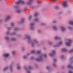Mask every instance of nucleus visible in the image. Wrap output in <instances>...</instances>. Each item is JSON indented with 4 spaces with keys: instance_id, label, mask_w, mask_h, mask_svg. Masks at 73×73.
Wrapping results in <instances>:
<instances>
[{
    "instance_id": "obj_1",
    "label": "nucleus",
    "mask_w": 73,
    "mask_h": 73,
    "mask_svg": "<svg viewBox=\"0 0 73 73\" xmlns=\"http://www.w3.org/2000/svg\"><path fill=\"white\" fill-rule=\"evenodd\" d=\"M67 42H66L65 44L67 46H70L72 43V40L70 39H68L67 40Z\"/></svg>"
},
{
    "instance_id": "obj_2",
    "label": "nucleus",
    "mask_w": 73,
    "mask_h": 73,
    "mask_svg": "<svg viewBox=\"0 0 73 73\" xmlns=\"http://www.w3.org/2000/svg\"><path fill=\"white\" fill-rule=\"evenodd\" d=\"M20 3H21L22 4H24L25 3L24 2L21 0H19V1L17 2V4H20Z\"/></svg>"
},
{
    "instance_id": "obj_3",
    "label": "nucleus",
    "mask_w": 73,
    "mask_h": 73,
    "mask_svg": "<svg viewBox=\"0 0 73 73\" xmlns=\"http://www.w3.org/2000/svg\"><path fill=\"white\" fill-rule=\"evenodd\" d=\"M63 5L64 7H66L68 6V4H67V2L65 1L63 3Z\"/></svg>"
},
{
    "instance_id": "obj_4",
    "label": "nucleus",
    "mask_w": 73,
    "mask_h": 73,
    "mask_svg": "<svg viewBox=\"0 0 73 73\" xmlns=\"http://www.w3.org/2000/svg\"><path fill=\"white\" fill-rule=\"evenodd\" d=\"M52 54H50V56H53V55H54L56 53V52L54 50H53L52 52Z\"/></svg>"
},
{
    "instance_id": "obj_5",
    "label": "nucleus",
    "mask_w": 73,
    "mask_h": 73,
    "mask_svg": "<svg viewBox=\"0 0 73 73\" xmlns=\"http://www.w3.org/2000/svg\"><path fill=\"white\" fill-rule=\"evenodd\" d=\"M9 56V55L8 54H3V56L7 57H8Z\"/></svg>"
},
{
    "instance_id": "obj_6",
    "label": "nucleus",
    "mask_w": 73,
    "mask_h": 73,
    "mask_svg": "<svg viewBox=\"0 0 73 73\" xmlns=\"http://www.w3.org/2000/svg\"><path fill=\"white\" fill-rule=\"evenodd\" d=\"M34 24L33 23H32L30 25L31 26V29H33V26L34 25Z\"/></svg>"
},
{
    "instance_id": "obj_7",
    "label": "nucleus",
    "mask_w": 73,
    "mask_h": 73,
    "mask_svg": "<svg viewBox=\"0 0 73 73\" xmlns=\"http://www.w3.org/2000/svg\"><path fill=\"white\" fill-rule=\"evenodd\" d=\"M11 18V17L9 16H7L6 18V19L5 20V21H7V20H8L9 19Z\"/></svg>"
},
{
    "instance_id": "obj_8",
    "label": "nucleus",
    "mask_w": 73,
    "mask_h": 73,
    "mask_svg": "<svg viewBox=\"0 0 73 73\" xmlns=\"http://www.w3.org/2000/svg\"><path fill=\"white\" fill-rule=\"evenodd\" d=\"M65 30V28H64L63 27H61V31L62 32L64 31Z\"/></svg>"
},
{
    "instance_id": "obj_9",
    "label": "nucleus",
    "mask_w": 73,
    "mask_h": 73,
    "mask_svg": "<svg viewBox=\"0 0 73 73\" xmlns=\"http://www.w3.org/2000/svg\"><path fill=\"white\" fill-rule=\"evenodd\" d=\"M42 60V58H40L38 59H36V61H41V60Z\"/></svg>"
},
{
    "instance_id": "obj_10",
    "label": "nucleus",
    "mask_w": 73,
    "mask_h": 73,
    "mask_svg": "<svg viewBox=\"0 0 73 73\" xmlns=\"http://www.w3.org/2000/svg\"><path fill=\"white\" fill-rule=\"evenodd\" d=\"M68 68H71V69H73V67L70 65L68 66Z\"/></svg>"
},
{
    "instance_id": "obj_11",
    "label": "nucleus",
    "mask_w": 73,
    "mask_h": 73,
    "mask_svg": "<svg viewBox=\"0 0 73 73\" xmlns=\"http://www.w3.org/2000/svg\"><path fill=\"white\" fill-rule=\"evenodd\" d=\"M69 23L70 24H71L72 25H73V21H70L69 22Z\"/></svg>"
},
{
    "instance_id": "obj_12",
    "label": "nucleus",
    "mask_w": 73,
    "mask_h": 73,
    "mask_svg": "<svg viewBox=\"0 0 73 73\" xmlns=\"http://www.w3.org/2000/svg\"><path fill=\"white\" fill-rule=\"evenodd\" d=\"M66 50L65 48H63L62 49V51H63V52H66Z\"/></svg>"
},
{
    "instance_id": "obj_13",
    "label": "nucleus",
    "mask_w": 73,
    "mask_h": 73,
    "mask_svg": "<svg viewBox=\"0 0 73 73\" xmlns=\"http://www.w3.org/2000/svg\"><path fill=\"white\" fill-rule=\"evenodd\" d=\"M17 13H20V12H21V11L19 10H18L16 11Z\"/></svg>"
},
{
    "instance_id": "obj_14",
    "label": "nucleus",
    "mask_w": 73,
    "mask_h": 73,
    "mask_svg": "<svg viewBox=\"0 0 73 73\" xmlns=\"http://www.w3.org/2000/svg\"><path fill=\"white\" fill-rule=\"evenodd\" d=\"M55 40H58V39H60V38H59L57 36H56V37H55Z\"/></svg>"
},
{
    "instance_id": "obj_15",
    "label": "nucleus",
    "mask_w": 73,
    "mask_h": 73,
    "mask_svg": "<svg viewBox=\"0 0 73 73\" xmlns=\"http://www.w3.org/2000/svg\"><path fill=\"white\" fill-rule=\"evenodd\" d=\"M27 4L28 5H30V4H31V0L30 2H28Z\"/></svg>"
},
{
    "instance_id": "obj_16",
    "label": "nucleus",
    "mask_w": 73,
    "mask_h": 73,
    "mask_svg": "<svg viewBox=\"0 0 73 73\" xmlns=\"http://www.w3.org/2000/svg\"><path fill=\"white\" fill-rule=\"evenodd\" d=\"M53 29L54 30H56L57 29V28H56V27L55 26H54L53 27Z\"/></svg>"
},
{
    "instance_id": "obj_17",
    "label": "nucleus",
    "mask_w": 73,
    "mask_h": 73,
    "mask_svg": "<svg viewBox=\"0 0 73 73\" xmlns=\"http://www.w3.org/2000/svg\"><path fill=\"white\" fill-rule=\"evenodd\" d=\"M38 15V13H36L35 14V16H37Z\"/></svg>"
},
{
    "instance_id": "obj_18",
    "label": "nucleus",
    "mask_w": 73,
    "mask_h": 73,
    "mask_svg": "<svg viewBox=\"0 0 73 73\" xmlns=\"http://www.w3.org/2000/svg\"><path fill=\"white\" fill-rule=\"evenodd\" d=\"M31 53H34L35 52L34 50H33V51H31Z\"/></svg>"
},
{
    "instance_id": "obj_19",
    "label": "nucleus",
    "mask_w": 73,
    "mask_h": 73,
    "mask_svg": "<svg viewBox=\"0 0 73 73\" xmlns=\"http://www.w3.org/2000/svg\"><path fill=\"white\" fill-rule=\"evenodd\" d=\"M62 44V42H60L59 44V45H61Z\"/></svg>"
},
{
    "instance_id": "obj_20",
    "label": "nucleus",
    "mask_w": 73,
    "mask_h": 73,
    "mask_svg": "<svg viewBox=\"0 0 73 73\" xmlns=\"http://www.w3.org/2000/svg\"><path fill=\"white\" fill-rule=\"evenodd\" d=\"M17 68L18 69H20V67L19 66H18L17 67Z\"/></svg>"
},
{
    "instance_id": "obj_21",
    "label": "nucleus",
    "mask_w": 73,
    "mask_h": 73,
    "mask_svg": "<svg viewBox=\"0 0 73 73\" xmlns=\"http://www.w3.org/2000/svg\"><path fill=\"white\" fill-rule=\"evenodd\" d=\"M11 26H13V25H14V23H11Z\"/></svg>"
},
{
    "instance_id": "obj_22",
    "label": "nucleus",
    "mask_w": 73,
    "mask_h": 73,
    "mask_svg": "<svg viewBox=\"0 0 73 73\" xmlns=\"http://www.w3.org/2000/svg\"><path fill=\"white\" fill-rule=\"evenodd\" d=\"M13 54L14 55L15 54V51H13L12 52Z\"/></svg>"
},
{
    "instance_id": "obj_23",
    "label": "nucleus",
    "mask_w": 73,
    "mask_h": 73,
    "mask_svg": "<svg viewBox=\"0 0 73 73\" xmlns=\"http://www.w3.org/2000/svg\"><path fill=\"white\" fill-rule=\"evenodd\" d=\"M32 18V16H30L29 17V20H31V18Z\"/></svg>"
},
{
    "instance_id": "obj_24",
    "label": "nucleus",
    "mask_w": 73,
    "mask_h": 73,
    "mask_svg": "<svg viewBox=\"0 0 73 73\" xmlns=\"http://www.w3.org/2000/svg\"><path fill=\"white\" fill-rule=\"evenodd\" d=\"M40 52H41V51H37V53H40Z\"/></svg>"
},
{
    "instance_id": "obj_25",
    "label": "nucleus",
    "mask_w": 73,
    "mask_h": 73,
    "mask_svg": "<svg viewBox=\"0 0 73 73\" xmlns=\"http://www.w3.org/2000/svg\"><path fill=\"white\" fill-rule=\"evenodd\" d=\"M7 69H8V68H7H7H5L4 69V70H7Z\"/></svg>"
},
{
    "instance_id": "obj_26",
    "label": "nucleus",
    "mask_w": 73,
    "mask_h": 73,
    "mask_svg": "<svg viewBox=\"0 0 73 73\" xmlns=\"http://www.w3.org/2000/svg\"><path fill=\"white\" fill-rule=\"evenodd\" d=\"M73 52V50H70V53H71V52Z\"/></svg>"
},
{
    "instance_id": "obj_27",
    "label": "nucleus",
    "mask_w": 73,
    "mask_h": 73,
    "mask_svg": "<svg viewBox=\"0 0 73 73\" xmlns=\"http://www.w3.org/2000/svg\"><path fill=\"white\" fill-rule=\"evenodd\" d=\"M27 58V56H23L24 58Z\"/></svg>"
},
{
    "instance_id": "obj_28",
    "label": "nucleus",
    "mask_w": 73,
    "mask_h": 73,
    "mask_svg": "<svg viewBox=\"0 0 73 73\" xmlns=\"http://www.w3.org/2000/svg\"><path fill=\"white\" fill-rule=\"evenodd\" d=\"M12 41H15V39L13 38L12 39Z\"/></svg>"
},
{
    "instance_id": "obj_29",
    "label": "nucleus",
    "mask_w": 73,
    "mask_h": 73,
    "mask_svg": "<svg viewBox=\"0 0 73 73\" xmlns=\"http://www.w3.org/2000/svg\"><path fill=\"white\" fill-rule=\"evenodd\" d=\"M24 21V19H22V22H23Z\"/></svg>"
},
{
    "instance_id": "obj_30",
    "label": "nucleus",
    "mask_w": 73,
    "mask_h": 73,
    "mask_svg": "<svg viewBox=\"0 0 73 73\" xmlns=\"http://www.w3.org/2000/svg\"><path fill=\"white\" fill-rule=\"evenodd\" d=\"M69 73H73V72H72L70 71H69Z\"/></svg>"
},
{
    "instance_id": "obj_31",
    "label": "nucleus",
    "mask_w": 73,
    "mask_h": 73,
    "mask_svg": "<svg viewBox=\"0 0 73 73\" xmlns=\"http://www.w3.org/2000/svg\"><path fill=\"white\" fill-rule=\"evenodd\" d=\"M27 38H28V39H29L30 38V37L29 36H28L27 37Z\"/></svg>"
},
{
    "instance_id": "obj_32",
    "label": "nucleus",
    "mask_w": 73,
    "mask_h": 73,
    "mask_svg": "<svg viewBox=\"0 0 73 73\" xmlns=\"http://www.w3.org/2000/svg\"><path fill=\"white\" fill-rule=\"evenodd\" d=\"M35 21H38V19H35Z\"/></svg>"
},
{
    "instance_id": "obj_33",
    "label": "nucleus",
    "mask_w": 73,
    "mask_h": 73,
    "mask_svg": "<svg viewBox=\"0 0 73 73\" xmlns=\"http://www.w3.org/2000/svg\"><path fill=\"white\" fill-rule=\"evenodd\" d=\"M53 23H56V21H53Z\"/></svg>"
},
{
    "instance_id": "obj_34",
    "label": "nucleus",
    "mask_w": 73,
    "mask_h": 73,
    "mask_svg": "<svg viewBox=\"0 0 73 73\" xmlns=\"http://www.w3.org/2000/svg\"><path fill=\"white\" fill-rule=\"evenodd\" d=\"M44 57H46V54H44Z\"/></svg>"
},
{
    "instance_id": "obj_35",
    "label": "nucleus",
    "mask_w": 73,
    "mask_h": 73,
    "mask_svg": "<svg viewBox=\"0 0 73 73\" xmlns=\"http://www.w3.org/2000/svg\"><path fill=\"white\" fill-rule=\"evenodd\" d=\"M54 61H56V59H54Z\"/></svg>"
},
{
    "instance_id": "obj_36",
    "label": "nucleus",
    "mask_w": 73,
    "mask_h": 73,
    "mask_svg": "<svg viewBox=\"0 0 73 73\" xmlns=\"http://www.w3.org/2000/svg\"><path fill=\"white\" fill-rule=\"evenodd\" d=\"M46 69H49V67L48 66L46 67Z\"/></svg>"
},
{
    "instance_id": "obj_37",
    "label": "nucleus",
    "mask_w": 73,
    "mask_h": 73,
    "mask_svg": "<svg viewBox=\"0 0 73 73\" xmlns=\"http://www.w3.org/2000/svg\"><path fill=\"white\" fill-rule=\"evenodd\" d=\"M27 73H30V72L28 71H27Z\"/></svg>"
},
{
    "instance_id": "obj_38",
    "label": "nucleus",
    "mask_w": 73,
    "mask_h": 73,
    "mask_svg": "<svg viewBox=\"0 0 73 73\" xmlns=\"http://www.w3.org/2000/svg\"><path fill=\"white\" fill-rule=\"evenodd\" d=\"M15 30H17V28H16V29H15Z\"/></svg>"
},
{
    "instance_id": "obj_39",
    "label": "nucleus",
    "mask_w": 73,
    "mask_h": 73,
    "mask_svg": "<svg viewBox=\"0 0 73 73\" xmlns=\"http://www.w3.org/2000/svg\"><path fill=\"white\" fill-rule=\"evenodd\" d=\"M69 28V29H72V28L71 27H70Z\"/></svg>"
},
{
    "instance_id": "obj_40",
    "label": "nucleus",
    "mask_w": 73,
    "mask_h": 73,
    "mask_svg": "<svg viewBox=\"0 0 73 73\" xmlns=\"http://www.w3.org/2000/svg\"><path fill=\"white\" fill-rule=\"evenodd\" d=\"M8 37L6 38V39H7V40H8Z\"/></svg>"
},
{
    "instance_id": "obj_41",
    "label": "nucleus",
    "mask_w": 73,
    "mask_h": 73,
    "mask_svg": "<svg viewBox=\"0 0 73 73\" xmlns=\"http://www.w3.org/2000/svg\"><path fill=\"white\" fill-rule=\"evenodd\" d=\"M15 8H17L18 7H15Z\"/></svg>"
},
{
    "instance_id": "obj_42",
    "label": "nucleus",
    "mask_w": 73,
    "mask_h": 73,
    "mask_svg": "<svg viewBox=\"0 0 73 73\" xmlns=\"http://www.w3.org/2000/svg\"><path fill=\"white\" fill-rule=\"evenodd\" d=\"M31 67H29V69H31Z\"/></svg>"
},
{
    "instance_id": "obj_43",
    "label": "nucleus",
    "mask_w": 73,
    "mask_h": 73,
    "mask_svg": "<svg viewBox=\"0 0 73 73\" xmlns=\"http://www.w3.org/2000/svg\"><path fill=\"white\" fill-rule=\"evenodd\" d=\"M49 44H51V42H50V43H49Z\"/></svg>"
},
{
    "instance_id": "obj_44",
    "label": "nucleus",
    "mask_w": 73,
    "mask_h": 73,
    "mask_svg": "<svg viewBox=\"0 0 73 73\" xmlns=\"http://www.w3.org/2000/svg\"><path fill=\"white\" fill-rule=\"evenodd\" d=\"M7 35H8V34H9V33H7Z\"/></svg>"
},
{
    "instance_id": "obj_45",
    "label": "nucleus",
    "mask_w": 73,
    "mask_h": 73,
    "mask_svg": "<svg viewBox=\"0 0 73 73\" xmlns=\"http://www.w3.org/2000/svg\"><path fill=\"white\" fill-rule=\"evenodd\" d=\"M54 47H56V46H54Z\"/></svg>"
},
{
    "instance_id": "obj_46",
    "label": "nucleus",
    "mask_w": 73,
    "mask_h": 73,
    "mask_svg": "<svg viewBox=\"0 0 73 73\" xmlns=\"http://www.w3.org/2000/svg\"><path fill=\"white\" fill-rule=\"evenodd\" d=\"M55 0H53V1H54Z\"/></svg>"
},
{
    "instance_id": "obj_47",
    "label": "nucleus",
    "mask_w": 73,
    "mask_h": 73,
    "mask_svg": "<svg viewBox=\"0 0 73 73\" xmlns=\"http://www.w3.org/2000/svg\"><path fill=\"white\" fill-rule=\"evenodd\" d=\"M10 69H11V67H10Z\"/></svg>"
}]
</instances>
